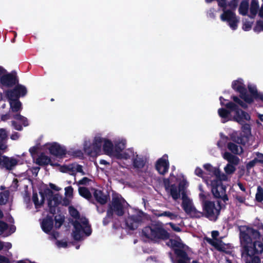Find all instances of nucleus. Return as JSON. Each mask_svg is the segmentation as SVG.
I'll list each match as a JSON object with an SVG mask.
<instances>
[{
  "label": "nucleus",
  "mask_w": 263,
  "mask_h": 263,
  "mask_svg": "<svg viewBox=\"0 0 263 263\" xmlns=\"http://www.w3.org/2000/svg\"><path fill=\"white\" fill-rule=\"evenodd\" d=\"M218 2L219 6L224 8L223 12L220 16L221 21L227 23L229 25H230V12L229 10H225L226 5V0H218Z\"/></svg>",
  "instance_id": "25"
},
{
  "label": "nucleus",
  "mask_w": 263,
  "mask_h": 263,
  "mask_svg": "<svg viewBox=\"0 0 263 263\" xmlns=\"http://www.w3.org/2000/svg\"><path fill=\"white\" fill-rule=\"evenodd\" d=\"M59 170L61 172L68 173L71 175H75L77 173H80L82 175L86 174L83 170L82 166L77 163L61 166Z\"/></svg>",
  "instance_id": "17"
},
{
  "label": "nucleus",
  "mask_w": 263,
  "mask_h": 263,
  "mask_svg": "<svg viewBox=\"0 0 263 263\" xmlns=\"http://www.w3.org/2000/svg\"><path fill=\"white\" fill-rule=\"evenodd\" d=\"M249 3L247 1H242L239 6V11L240 14L246 15L248 12Z\"/></svg>",
  "instance_id": "34"
},
{
  "label": "nucleus",
  "mask_w": 263,
  "mask_h": 263,
  "mask_svg": "<svg viewBox=\"0 0 263 263\" xmlns=\"http://www.w3.org/2000/svg\"><path fill=\"white\" fill-rule=\"evenodd\" d=\"M49 186L51 187V189L55 190L57 191H59L60 190V188L57 186L55 184L52 183L49 184Z\"/></svg>",
  "instance_id": "63"
},
{
  "label": "nucleus",
  "mask_w": 263,
  "mask_h": 263,
  "mask_svg": "<svg viewBox=\"0 0 263 263\" xmlns=\"http://www.w3.org/2000/svg\"><path fill=\"white\" fill-rule=\"evenodd\" d=\"M136 153L133 148H128L125 151L121 152L114 158L125 161L126 165L128 166L132 163V161L136 156Z\"/></svg>",
  "instance_id": "18"
},
{
  "label": "nucleus",
  "mask_w": 263,
  "mask_h": 263,
  "mask_svg": "<svg viewBox=\"0 0 263 263\" xmlns=\"http://www.w3.org/2000/svg\"><path fill=\"white\" fill-rule=\"evenodd\" d=\"M7 137V132L5 129L0 128V149L5 150L7 148V145L3 143V141L6 139Z\"/></svg>",
  "instance_id": "33"
},
{
  "label": "nucleus",
  "mask_w": 263,
  "mask_h": 263,
  "mask_svg": "<svg viewBox=\"0 0 263 263\" xmlns=\"http://www.w3.org/2000/svg\"><path fill=\"white\" fill-rule=\"evenodd\" d=\"M182 206L184 211L192 217H200L201 213L194 207L192 201L187 196L183 195L182 198Z\"/></svg>",
  "instance_id": "14"
},
{
  "label": "nucleus",
  "mask_w": 263,
  "mask_h": 263,
  "mask_svg": "<svg viewBox=\"0 0 263 263\" xmlns=\"http://www.w3.org/2000/svg\"><path fill=\"white\" fill-rule=\"evenodd\" d=\"M9 192L7 191L0 193V204H4L8 201Z\"/></svg>",
  "instance_id": "38"
},
{
  "label": "nucleus",
  "mask_w": 263,
  "mask_h": 263,
  "mask_svg": "<svg viewBox=\"0 0 263 263\" xmlns=\"http://www.w3.org/2000/svg\"><path fill=\"white\" fill-rule=\"evenodd\" d=\"M239 162V158L235 156H232L231 155V173L235 171V168L232 166V165H237L238 164Z\"/></svg>",
  "instance_id": "46"
},
{
  "label": "nucleus",
  "mask_w": 263,
  "mask_h": 263,
  "mask_svg": "<svg viewBox=\"0 0 263 263\" xmlns=\"http://www.w3.org/2000/svg\"><path fill=\"white\" fill-rule=\"evenodd\" d=\"M231 28L235 29L237 26L238 20L235 14L231 12Z\"/></svg>",
  "instance_id": "40"
},
{
  "label": "nucleus",
  "mask_w": 263,
  "mask_h": 263,
  "mask_svg": "<svg viewBox=\"0 0 263 263\" xmlns=\"http://www.w3.org/2000/svg\"><path fill=\"white\" fill-rule=\"evenodd\" d=\"M20 137V135L17 133L12 134L10 137L11 139L13 140H16Z\"/></svg>",
  "instance_id": "61"
},
{
  "label": "nucleus",
  "mask_w": 263,
  "mask_h": 263,
  "mask_svg": "<svg viewBox=\"0 0 263 263\" xmlns=\"http://www.w3.org/2000/svg\"><path fill=\"white\" fill-rule=\"evenodd\" d=\"M46 196L48 201L49 206L51 209L57 206L61 201L62 197L58 194H54L50 189H47L44 193L40 192L39 194L33 193L32 200L35 208L38 210L43 205L45 197Z\"/></svg>",
  "instance_id": "5"
},
{
  "label": "nucleus",
  "mask_w": 263,
  "mask_h": 263,
  "mask_svg": "<svg viewBox=\"0 0 263 263\" xmlns=\"http://www.w3.org/2000/svg\"><path fill=\"white\" fill-rule=\"evenodd\" d=\"M169 224L172 227V228L176 232H180L181 229L179 226L173 224V223H170Z\"/></svg>",
  "instance_id": "57"
},
{
  "label": "nucleus",
  "mask_w": 263,
  "mask_h": 263,
  "mask_svg": "<svg viewBox=\"0 0 263 263\" xmlns=\"http://www.w3.org/2000/svg\"><path fill=\"white\" fill-rule=\"evenodd\" d=\"M65 195L66 198H72L73 195V189L71 186H68L65 188Z\"/></svg>",
  "instance_id": "47"
},
{
  "label": "nucleus",
  "mask_w": 263,
  "mask_h": 263,
  "mask_svg": "<svg viewBox=\"0 0 263 263\" xmlns=\"http://www.w3.org/2000/svg\"><path fill=\"white\" fill-rule=\"evenodd\" d=\"M248 88L249 91L251 93V95H248L249 97H251L252 98L253 100H254V97H257L258 96V92L257 91L256 88L254 86H252L251 85H249L248 86Z\"/></svg>",
  "instance_id": "43"
},
{
  "label": "nucleus",
  "mask_w": 263,
  "mask_h": 263,
  "mask_svg": "<svg viewBox=\"0 0 263 263\" xmlns=\"http://www.w3.org/2000/svg\"><path fill=\"white\" fill-rule=\"evenodd\" d=\"M163 183L166 193L174 200L178 199L181 195H186L185 190L189 186V183L185 177L182 174L177 176L171 174L168 178L163 180Z\"/></svg>",
  "instance_id": "3"
},
{
  "label": "nucleus",
  "mask_w": 263,
  "mask_h": 263,
  "mask_svg": "<svg viewBox=\"0 0 263 263\" xmlns=\"http://www.w3.org/2000/svg\"><path fill=\"white\" fill-rule=\"evenodd\" d=\"M2 249H4L5 250H8L11 249L12 247L11 243L9 242H2Z\"/></svg>",
  "instance_id": "52"
},
{
  "label": "nucleus",
  "mask_w": 263,
  "mask_h": 263,
  "mask_svg": "<svg viewBox=\"0 0 263 263\" xmlns=\"http://www.w3.org/2000/svg\"><path fill=\"white\" fill-rule=\"evenodd\" d=\"M231 111L234 112V114H235L234 119L236 121L240 123H242L245 121L250 120V116L248 113L241 110H236L232 104Z\"/></svg>",
  "instance_id": "22"
},
{
  "label": "nucleus",
  "mask_w": 263,
  "mask_h": 263,
  "mask_svg": "<svg viewBox=\"0 0 263 263\" xmlns=\"http://www.w3.org/2000/svg\"><path fill=\"white\" fill-rule=\"evenodd\" d=\"M17 180L16 179H14L12 185H11V190L12 191L15 190L17 187Z\"/></svg>",
  "instance_id": "58"
},
{
  "label": "nucleus",
  "mask_w": 263,
  "mask_h": 263,
  "mask_svg": "<svg viewBox=\"0 0 263 263\" xmlns=\"http://www.w3.org/2000/svg\"><path fill=\"white\" fill-rule=\"evenodd\" d=\"M18 82L15 73L6 70L0 77V88L4 89L12 87Z\"/></svg>",
  "instance_id": "11"
},
{
  "label": "nucleus",
  "mask_w": 263,
  "mask_h": 263,
  "mask_svg": "<svg viewBox=\"0 0 263 263\" xmlns=\"http://www.w3.org/2000/svg\"><path fill=\"white\" fill-rule=\"evenodd\" d=\"M168 236V233L164 230L161 223H156L146 227L142 231V236L145 238V240L165 239Z\"/></svg>",
  "instance_id": "6"
},
{
  "label": "nucleus",
  "mask_w": 263,
  "mask_h": 263,
  "mask_svg": "<svg viewBox=\"0 0 263 263\" xmlns=\"http://www.w3.org/2000/svg\"><path fill=\"white\" fill-rule=\"evenodd\" d=\"M5 156L0 155V167H4Z\"/></svg>",
  "instance_id": "62"
},
{
  "label": "nucleus",
  "mask_w": 263,
  "mask_h": 263,
  "mask_svg": "<svg viewBox=\"0 0 263 263\" xmlns=\"http://www.w3.org/2000/svg\"><path fill=\"white\" fill-rule=\"evenodd\" d=\"M143 213L140 212H137L135 214L129 216L126 220L127 226L130 229H135L137 228L140 222L142 220V216Z\"/></svg>",
  "instance_id": "21"
},
{
  "label": "nucleus",
  "mask_w": 263,
  "mask_h": 263,
  "mask_svg": "<svg viewBox=\"0 0 263 263\" xmlns=\"http://www.w3.org/2000/svg\"><path fill=\"white\" fill-rule=\"evenodd\" d=\"M256 199L258 201H261L263 200V189L260 186H258L257 187Z\"/></svg>",
  "instance_id": "42"
},
{
  "label": "nucleus",
  "mask_w": 263,
  "mask_h": 263,
  "mask_svg": "<svg viewBox=\"0 0 263 263\" xmlns=\"http://www.w3.org/2000/svg\"><path fill=\"white\" fill-rule=\"evenodd\" d=\"M195 174L196 175L200 177L203 178L204 181H205V179H209V177L203 176V171L200 167H196L195 170Z\"/></svg>",
  "instance_id": "48"
},
{
  "label": "nucleus",
  "mask_w": 263,
  "mask_h": 263,
  "mask_svg": "<svg viewBox=\"0 0 263 263\" xmlns=\"http://www.w3.org/2000/svg\"><path fill=\"white\" fill-rule=\"evenodd\" d=\"M168 168L169 162L168 157L165 155L157 161L156 168L159 174L164 175L167 172Z\"/></svg>",
  "instance_id": "20"
},
{
  "label": "nucleus",
  "mask_w": 263,
  "mask_h": 263,
  "mask_svg": "<svg viewBox=\"0 0 263 263\" xmlns=\"http://www.w3.org/2000/svg\"><path fill=\"white\" fill-rule=\"evenodd\" d=\"M16 263H31L28 260H20L16 261Z\"/></svg>",
  "instance_id": "64"
},
{
  "label": "nucleus",
  "mask_w": 263,
  "mask_h": 263,
  "mask_svg": "<svg viewBox=\"0 0 263 263\" xmlns=\"http://www.w3.org/2000/svg\"><path fill=\"white\" fill-rule=\"evenodd\" d=\"M55 244L59 248H65L67 247V242L66 241H57Z\"/></svg>",
  "instance_id": "49"
},
{
  "label": "nucleus",
  "mask_w": 263,
  "mask_h": 263,
  "mask_svg": "<svg viewBox=\"0 0 263 263\" xmlns=\"http://www.w3.org/2000/svg\"><path fill=\"white\" fill-rule=\"evenodd\" d=\"M218 146L222 149H225L227 147L230 149V142L228 137L224 136L222 134H220V140L217 143Z\"/></svg>",
  "instance_id": "28"
},
{
  "label": "nucleus",
  "mask_w": 263,
  "mask_h": 263,
  "mask_svg": "<svg viewBox=\"0 0 263 263\" xmlns=\"http://www.w3.org/2000/svg\"><path fill=\"white\" fill-rule=\"evenodd\" d=\"M17 160L13 157H7L5 156V160L4 167L7 170H12L17 164Z\"/></svg>",
  "instance_id": "29"
},
{
  "label": "nucleus",
  "mask_w": 263,
  "mask_h": 263,
  "mask_svg": "<svg viewBox=\"0 0 263 263\" xmlns=\"http://www.w3.org/2000/svg\"><path fill=\"white\" fill-rule=\"evenodd\" d=\"M7 224L2 221H0V235L2 234L7 229Z\"/></svg>",
  "instance_id": "51"
},
{
  "label": "nucleus",
  "mask_w": 263,
  "mask_h": 263,
  "mask_svg": "<svg viewBox=\"0 0 263 263\" xmlns=\"http://www.w3.org/2000/svg\"><path fill=\"white\" fill-rule=\"evenodd\" d=\"M242 149L240 145L231 143V153L240 154L242 153Z\"/></svg>",
  "instance_id": "39"
},
{
  "label": "nucleus",
  "mask_w": 263,
  "mask_h": 263,
  "mask_svg": "<svg viewBox=\"0 0 263 263\" xmlns=\"http://www.w3.org/2000/svg\"><path fill=\"white\" fill-rule=\"evenodd\" d=\"M243 129L245 131L246 134H250V126L249 124H245L242 127Z\"/></svg>",
  "instance_id": "59"
},
{
  "label": "nucleus",
  "mask_w": 263,
  "mask_h": 263,
  "mask_svg": "<svg viewBox=\"0 0 263 263\" xmlns=\"http://www.w3.org/2000/svg\"><path fill=\"white\" fill-rule=\"evenodd\" d=\"M93 195L97 201L102 204L105 203L107 201V197L100 190H95Z\"/></svg>",
  "instance_id": "30"
},
{
  "label": "nucleus",
  "mask_w": 263,
  "mask_h": 263,
  "mask_svg": "<svg viewBox=\"0 0 263 263\" xmlns=\"http://www.w3.org/2000/svg\"><path fill=\"white\" fill-rule=\"evenodd\" d=\"M69 212L75 219L71 234L73 238L76 240H80L85 236H89L91 231L87 220L84 217H80L78 211L72 206L69 208Z\"/></svg>",
  "instance_id": "4"
},
{
  "label": "nucleus",
  "mask_w": 263,
  "mask_h": 263,
  "mask_svg": "<svg viewBox=\"0 0 263 263\" xmlns=\"http://www.w3.org/2000/svg\"><path fill=\"white\" fill-rule=\"evenodd\" d=\"M255 30L258 31L263 30V23L261 22H258L255 27Z\"/></svg>",
  "instance_id": "60"
},
{
  "label": "nucleus",
  "mask_w": 263,
  "mask_h": 263,
  "mask_svg": "<svg viewBox=\"0 0 263 263\" xmlns=\"http://www.w3.org/2000/svg\"><path fill=\"white\" fill-rule=\"evenodd\" d=\"M203 167L209 173L210 177H209V179L226 180L227 179L226 175L220 174L219 170L213 167L210 164H205Z\"/></svg>",
  "instance_id": "19"
},
{
  "label": "nucleus",
  "mask_w": 263,
  "mask_h": 263,
  "mask_svg": "<svg viewBox=\"0 0 263 263\" xmlns=\"http://www.w3.org/2000/svg\"><path fill=\"white\" fill-rule=\"evenodd\" d=\"M218 235L219 232L217 231H213L212 232V239L208 237H205L204 239L209 243L215 248L220 250L221 249V242L216 238Z\"/></svg>",
  "instance_id": "24"
},
{
  "label": "nucleus",
  "mask_w": 263,
  "mask_h": 263,
  "mask_svg": "<svg viewBox=\"0 0 263 263\" xmlns=\"http://www.w3.org/2000/svg\"><path fill=\"white\" fill-rule=\"evenodd\" d=\"M240 242L243 251L242 255L246 258V263H261L259 258L253 256L256 253L263 252V243L259 241V234L257 231L247 228L240 233Z\"/></svg>",
  "instance_id": "2"
},
{
  "label": "nucleus",
  "mask_w": 263,
  "mask_h": 263,
  "mask_svg": "<svg viewBox=\"0 0 263 263\" xmlns=\"http://www.w3.org/2000/svg\"><path fill=\"white\" fill-rule=\"evenodd\" d=\"M167 245L175 250V253L179 258L176 263H189V258L185 252L188 247L182 243L180 238L170 239Z\"/></svg>",
  "instance_id": "7"
},
{
  "label": "nucleus",
  "mask_w": 263,
  "mask_h": 263,
  "mask_svg": "<svg viewBox=\"0 0 263 263\" xmlns=\"http://www.w3.org/2000/svg\"><path fill=\"white\" fill-rule=\"evenodd\" d=\"M232 87L234 90L240 93L241 98L246 102L250 103L253 102L252 98L249 97L248 94H247L245 86L241 79L234 81L232 83Z\"/></svg>",
  "instance_id": "15"
},
{
  "label": "nucleus",
  "mask_w": 263,
  "mask_h": 263,
  "mask_svg": "<svg viewBox=\"0 0 263 263\" xmlns=\"http://www.w3.org/2000/svg\"><path fill=\"white\" fill-rule=\"evenodd\" d=\"M233 100L235 103L239 105L240 106L243 107H246V106L245 103H243L239 98L236 97H233Z\"/></svg>",
  "instance_id": "53"
},
{
  "label": "nucleus",
  "mask_w": 263,
  "mask_h": 263,
  "mask_svg": "<svg viewBox=\"0 0 263 263\" xmlns=\"http://www.w3.org/2000/svg\"><path fill=\"white\" fill-rule=\"evenodd\" d=\"M27 93L26 87L22 85L18 84L12 90L5 91V94L8 99H18L21 97H24Z\"/></svg>",
  "instance_id": "16"
},
{
  "label": "nucleus",
  "mask_w": 263,
  "mask_h": 263,
  "mask_svg": "<svg viewBox=\"0 0 263 263\" xmlns=\"http://www.w3.org/2000/svg\"><path fill=\"white\" fill-rule=\"evenodd\" d=\"M12 126H13V127L17 130H22V126L21 124H16V121H12Z\"/></svg>",
  "instance_id": "55"
},
{
  "label": "nucleus",
  "mask_w": 263,
  "mask_h": 263,
  "mask_svg": "<svg viewBox=\"0 0 263 263\" xmlns=\"http://www.w3.org/2000/svg\"><path fill=\"white\" fill-rule=\"evenodd\" d=\"M91 181V180L87 178V177H84L81 180H79L77 184L78 185H87L88 184L89 182Z\"/></svg>",
  "instance_id": "50"
},
{
  "label": "nucleus",
  "mask_w": 263,
  "mask_h": 263,
  "mask_svg": "<svg viewBox=\"0 0 263 263\" xmlns=\"http://www.w3.org/2000/svg\"><path fill=\"white\" fill-rule=\"evenodd\" d=\"M252 25L251 22H245L243 25V29L245 31H248L252 27Z\"/></svg>",
  "instance_id": "54"
},
{
  "label": "nucleus",
  "mask_w": 263,
  "mask_h": 263,
  "mask_svg": "<svg viewBox=\"0 0 263 263\" xmlns=\"http://www.w3.org/2000/svg\"><path fill=\"white\" fill-rule=\"evenodd\" d=\"M14 119L16 121L21 123L24 126H26L28 125V120L26 118L21 116L20 114H17L14 117Z\"/></svg>",
  "instance_id": "37"
},
{
  "label": "nucleus",
  "mask_w": 263,
  "mask_h": 263,
  "mask_svg": "<svg viewBox=\"0 0 263 263\" xmlns=\"http://www.w3.org/2000/svg\"><path fill=\"white\" fill-rule=\"evenodd\" d=\"M220 101L222 107L218 109V112L222 122L225 123L230 119V101L222 97L220 98Z\"/></svg>",
  "instance_id": "13"
},
{
  "label": "nucleus",
  "mask_w": 263,
  "mask_h": 263,
  "mask_svg": "<svg viewBox=\"0 0 263 263\" xmlns=\"http://www.w3.org/2000/svg\"><path fill=\"white\" fill-rule=\"evenodd\" d=\"M79 192L81 196L84 197L87 199H90L91 197V194L90 192L86 187H80L79 188Z\"/></svg>",
  "instance_id": "35"
},
{
  "label": "nucleus",
  "mask_w": 263,
  "mask_h": 263,
  "mask_svg": "<svg viewBox=\"0 0 263 263\" xmlns=\"http://www.w3.org/2000/svg\"><path fill=\"white\" fill-rule=\"evenodd\" d=\"M223 158L228 161V163L224 168L226 173L228 175L230 174V154L228 152L223 154Z\"/></svg>",
  "instance_id": "36"
},
{
  "label": "nucleus",
  "mask_w": 263,
  "mask_h": 263,
  "mask_svg": "<svg viewBox=\"0 0 263 263\" xmlns=\"http://www.w3.org/2000/svg\"><path fill=\"white\" fill-rule=\"evenodd\" d=\"M132 163L135 167L142 168L145 164V160L141 156L136 154L135 157L132 160Z\"/></svg>",
  "instance_id": "32"
},
{
  "label": "nucleus",
  "mask_w": 263,
  "mask_h": 263,
  "mask_svg": "<svg viewBox=\"0 0 263 263\" xmlns=\"http://www.w3.org/2000/svg\"><path fill=\"white\" fill-rule=\"evenodd\" d=\"M259 8V3L258 0H252L250 8L249 16L251 18L254 17L256 15Z\"/></svg>",
  "instance_id": "31"
},
{
  "label": "nucleus",
  "mask_w": 263,
  "mask_h": 263,
  "mask_svg": "<svg viewBox=\"0 0 263 263\" xmlns=\"http://www.w3.org/2000/svg\"><path fill=\"white\" fill-rule=\"evenodd\" d=\"M42 148V146H40L39 145H36L34 146L30 147L29 149V152H30V154L31 155V156L32 157H34V156L35 155V154H36V153L37 152V151L39 149L42 150V149H41Z\"/></svg>",
  "instance_id": "45"
},
{
  "label": "nucleus",
  "mask_w": 263,
  "mask_h": 263,
  "mask_svg": "<svg viewBox=\"0 0 263 263\" xmlns=\"http://www.w3.org/2000/svg\"><path fill=\"white\" fill-rule=\"evenodd\" d=\"M158 216H166L169 217L171 219H175L177 215L169 211L164 212L158 215Z\"/></svg>",
  "instance_id": "44"
},
{
  "label": "nucleus",
  "mask_w": 263,
  "mask_h": 263,
  "mask_svg": "<svg viewBox=\"0 0 263 263\" xmlns=\"http://www.w3.org/2000/svg\"><path fill=\"white\" fill-rule=\"evenodd\" d=\"M41 227L43 231L46 233H49L51 232L53 228V220L51 218L47 217L44 219L42 223Z\"/></svg>",
  "instance_id": "26"
},
{
  "label": "nucleus",
  "mask_w": 263,
  "mask_h": 263,
  "mask_svg": "<svg viewBox=\"0 0 263 263\" xmlns=\"http://www.w3.org/2000/svg\"><path fill=\"white\" fill-rule=\"evenodd\" d=\"M64 217L61 215H58L55 217V227L57 228H60L62 224L64 221Z\"/></svg>",
  "instance_id": "41"
},
{
  "label": "nucleus",
  "mask_w": 263,
  "mask_h": 263,
  "mask_svg": "<svg viewBox=\"0 0 263 263\" xmlns=\"http://www.w3.org/2000/svg\"><path fill=\"white\" fill-rule=\"evenodd\" d=\"M0 263H10V260L7 257L0 255Z\"/></svg>",
  "instance_id": "56"
},
{
  "label": "nucleus",
  "mask_w": 263,
  "mask_h": 263,
  "mask_svg": "<svg viewBox=\"0 0 263 263\" xmlns=\"http://www.w3.org/2000/svg\"><path fill=\"white\" fill-rule=\"evenodd\" d=\"M10 108L13 112H17L21 110L22 104L18 99L12 98L8 99Z\"/></svg>",
  "instance_id": "27"
},
{
  "label": "nucleus",
  "mask_w": 263,
  "mask_h": 263,
  "mask_svg": "<svg viewBox=\"0 0 263 263\" xmlns=\"http://www.w3.org/2000/svg\"><path fill=\"white\" fill-rule=\"evenodd\" d=\"M204 209L206 216L210 219L215 220L216 219L219 213V203L217 202L216 204H215L214 202L211 201L205 202L204 205Z\"/></svg>",
  "instance_id": "12"
},
{
  "label": "nucleus",
  "mask_w": 263,
  "mask_h": 263,
  "mask_svg": "<svg viewBox=\"0 0 263 263\" xmlns=\"http://www.w3.org/2000/svg\"><path fill=\"white\" fill-rule=\"evenodd\" d=\"M220 179H206L205 182L207 185L210 186L212 192L215 197L221 198L223 201H228L229 198L226 194V186L222 183Z\"/></svg>",
  "instance_id": "8"
},
{
  "label": "nucleus",
  "mask_w": 263,
  "mask_h": 263,
  "mask_svg": "<svg viewBox=\"0 0 263 263\" xmlns=\"http://www.w3.org/2000/svg\"><path fill=\"white\" fill-rule=\"evenodd\" d=\"M35 163L39 165H50L51 166H57L58 164L53 163L50 157L46 155L45 153H41L35 160Z\"/></svg>",
  "instance_id": "23"
},
{
  "label": "nucleus",
  "mask_w": 263,
  "mask_h": 263,
  "mask_svg": "<svg viewBox=\"0 0 263 263\" xmlns=\"http://www.w3.org/2000/svg\"><path fill=\"white\" fill-rule=\"evenodd\" d=\"M127 205L128 203L120 195H115L112 198V205L107 211L106 219L110 218L112 215L113 212L118 216L122 215L124 209Z\"/></svg>",
  "instance_id": "9"
},
{
  "label": "nucleus",
  "mask_w": 263,
  "mask_h": 263,
  "mask_svg": "<svg viewBox=\"0 0 263 263\" xmlns=\"http://www.w3.org/2000/svg\"><path fill=\"white\" fill-rule=\"evenodd\" d=\"M126 143L124 138L118 137L112 141L98 133L93 136L92 142L88 139L84 140L83 149L86 153L92 156L99 155L103 152L106 155L114 157L125 149Z\"/></svg>",
  "instance_id": "1"
},
{
  "label": "nucleus",
  "mask_w": 263,
  "mask_h": 263,
  "mask_svg": "<svg viewBox=\"0 0 263 263\" xmlns=\"http://www.w3.org/2000/svg\"><path fill=\"white\" fill-rule=\"evenodd\" d=\"M41 149L44 151H48L50 154L60 158L63 157L66 154L65 147L55 142L45 143L42 145Z\"/></svg>",
  "instance_id": "10"
}]
</instances>
